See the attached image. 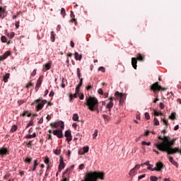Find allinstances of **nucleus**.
I'll return each instance as SVG.
<instances>
[{
  "instance_id": "f257e3e1",
  "label": "nucleus",
  "mask_w": 181,
  "mask_h": 181,
  "mask_svg": "<svg viewBox=\"0 0 181 181\" xmlns=\"http://www.w3.org/2000/svg\"><path fill=\"white\" fill-rule=\"evenodd\" d=\"M158 139L163 141L162 142H158L155 144V146L158 149V151H161V152H166L168 155H173L174 153H181V148H172V146L175 145L176 142V139L170 140L168 136H158Z\"/></svg>"
},
{
  "instance_id": "f03ea898",
  "label": "nucleus",
  "mask_w": 181,
  "mask_h": 181,
  "mask_svg": "<svg viewBox=\"0 0 181 181\" xmlns=\"http://www.w3.org/2000/svg\"><path fill=\"white\" fill-rule=\"evenodd\" d=\"M104 176H105L104 173L97 171L89 172L86 173L84 180L81 181H97L98 179H100V180H104Z\"/></svg>"
},
{
  "instance_id": "7ed1b4c3",
  "label": "nucleus",
  "mask_w": 181,
  "mask_h": 181,
  "mask_svg": "<svg viewBox=\"0 0 181 181\" xmlns=\"http://www.w3.org/2000/svg\"><path fill=\"white\" fill-rule=\"evenodd\" d=\"M85 105H87L88 110L90 111H95V110H98V99L95 97L86 96Z\"/></svg>"
},
{
  "instance_id": "20e7f679",
  "label": "nucleus",
  "mask_w": 181,
  "mask_h": 181,
  "mask_svg": "<svg viewBox=\"0 0 181 181\" xmlns=\"http://www.w3.org/2000/svg\"><path fill=\"white\" fill-rule=\"evenodd\" d=\"M35 103L37 104L35 107L36 111H40L45 107V104L47 103V100H43L42 98H40L35 100Z\"/></svg>"
},
{
  "instance_id": "39448f33",
  "label": "nucleus",
  "mask_w": 181,
  "mask_h": 181,
  "mask_svg": "<svg viewBox=\"0 0 181 181\" xmlns=\"http://www.w3.org/2000/svg\"><path fill=\"white\" fill-rule=\"evenodd\" d=\"M150 90L153 91V93H156V91H165L166 90V88H162V86H159L158 82H156L150 86Z\"/></svg>"
},
{
  "instance_id": "423d86ee",
  "label": "nucleus",
  "mask_w": 181,
  "mask_h": 181,
  "mask_svg": "<svg viewBox=\"0 0 181 181\" xmlns=\"http://www.w3.org/2000/svg\"><path fill=\"white\" fill-rule=\"evenodd\" d=\"M52 134L57 136V138H63V130L62 129H57L54 130Z\"/></svg>"
},
{
  "instance_id": "0eeeda50",
  "label": "nucleus",
  "mask_w": 181,
  "mask_h": 181,
  "mask_svg": "<svg viewBox=\"0 0 181 181\" xmlns=\"http://www.w3.org/2000/svg\"><path fill=\"white\" fill-rule=\"evenodd\" d=\"M39 163H37V160H35L33 165L29 167L28 172H35V170H36V167H37Z\"/></svg>"
},
{
  "instance_id": "6e6552de",
  "label": "nucleus",
  "mask_w": 181,
  "mask_h": 181,
  "mask_svg": "<svg viewBox=\"0 0 181 181\" xmlns=\"http://www.w3.org/2000/svg\"><path fill=\"white\" fill-rule=\"evenodd\" d=\"M161 169H163V164L159 162L156 164V168H154L153 170H156V172H160Z\"/></svg>"
},
{
  "instance_id": "1a4fd4ad",
  "label": "nucleus",
  "mask_w": 181,
  "mask_h": 181,
  "mask_svg": "<svg viewBox=\"0 0 181 181\" xmlns=\"http://www.w3.org/2000/svg\"><path fill=\"white\" fill-rule=\"evenodd\" d=\"M65 166H66V163H64V161L63 160V158L61 156L60 157V163H59V165L58 168L59 172H61L62 170H63V169H64Z\"/></svg>"
},
{
  "instance_id": "9d476101",
  "label": "nucleus",
  "mask_w": 181,
  "mask_h": 181,
  "mask_svg": "<svg viewBox=\"0 0 181 181\" xmlns=\"http://www.w3.org/2000/svg\"><path fill=\"white\" fill-rule=\"evenodd\" d=\"M59 127L61 128V129H64V122L59 121L54 124V127L59 128Z\"/></svg>"
},
{
  "instance_id": "9b49d317",
  "label": "nucleus",
  "mask_w": 181,
  "mask_h": 181,
  "mask_svg": "<svg viewBox=\"0 0 181 181\" xmlns=\"http://www.w3.org/2000/svg\"><path fill=\"white\" fill-rule=\"evenodd\" d=\"M65 136L68 142H71V139H73V137L71 136V132L70 130L65 132Z\"/></svg>"
},
{
  "instance_id": "f8f14e48",
  "label": "nucleus",
  "mask_w": 181,
  "mask_h": 181,
  "mask_svg": "<svg viewBox=\"0 0 181 181\" xmlns=\"http://www.w3.org/2000/svg\"><path fill=\"white\" fill-rule=\"evenodd\" d=\"M115 97H117V98H120L119 99V103H122V101H124V93L116 91L115 93Z\"/></svg>"
},
{
  "instance_id": "ddd939ff",
  "label": "nucleus",
  "mask_w": 181,
  "mask_h": 181,
  "mask_svg": "<svg viewBox=\"0 0 181 181\" xmlns=\"http://www.w3.org/2000/svg\"><path fill=\"white\" fill-rule=\"evenodd\" d=\"M0 155H1V156L9 155V151H8V149L5 148H2L1 149H0Z\"/></svg>"
},
{
  "instance_id": "4468645a",
  "label": "nucleus",
  "mask_w": 181,
  "mask_h": 181,
  "mask_svg": "<svg viewBox=\"0 0 181 181\" xmlns=\"http://www.w3.org/2000/svg\"><path fill=\"white\" fill-rule=\"evenodd\" d=\"M137 63H138V59L136 57L132 58V67L135 69V70H136V67H138V66L136 65Z\"/></svg>"
},
{
  "instance_id": "2eb2a0df",
  "label": "nucleus",
  "mask_w": 181,
  "mask_h": 181,
  "mask_svg": "<svg viewBox=\"0 0 181 181\" xmlns=\"http://www.w3.org/2000/svg\"><path fill=\"white\" fill-rule=\"evenodd\" d=\"M43 69L42 71H47V70H50L52 68V64L51 63H47L45 65H43Z\"/></svg>"
},
{
  "instance_id": "dca6fc26",
  "label": "nucleus",
  "mask_w": 181,
  "mask_h": 181,
  "mask_svg": "<svg viewBox=\"0 0 181 181\" xmlns=\"http://www.w3.org/2000/svg\"><path fill=\"white\" fill-rule=\"evenodd\" d=\"M40 86H42V79L40 78H39V79L37 81L36 86H35V91H37V90H39V88H40Z\"/></svg>"
},
{
  "instance_id": "f3484780",
  "label": "nucleus",
  "mask_w": 181,
  "mask_h": 181,
  "mask_svg": "<svg viewBox=\"0 0 181 181\" xmlns=\"http://www.w3.org/2000/svg\"><path fill=\"white\" fill-rule=\"evenodd\" d=\"M136 59H137V60H139V62H144L145 61V55H142L141 54H138Z\"/></svg>"
},
{
  "instance_id": "a211bd4d",
  "label": "nucleus",
  "mask_w": 181,
  "mask_h": 181,
  "mask_svg": "<svg viewBox=\"0 0 181 181\" xmlns=\"http://www.w3.org/2000/svg\"><path fill=\"white\" fill-rule=\"evenodd\" d=\"M2 18V19H4V18H5V8L0 7V18Z\"/></svg>"
},
{
  "instance_id": "6ab92c4d",
  "label": "nucleus",
  "mask_w": 181,
  "mask_h": 181,
  "mask_svg": "<svg viewBox=\"0 0 181 181\" xmlns=\"http://www.w3.org/2000/svg\"><path fill=\"white\" fill-rule=\"evenodd\" d=\"M114 107V103L109 102V103L106 105V108L109 110V112H111V108Z\"/></svg>"
},
{
  "instance_id": "aec40b11",
  "label": "nucleus",
  "mask_w": 181,
  "mask_h": 181,
  "mask_svg": "<svg viewBox=\"0 0 181 181\" xmlns=\"http://www.w3.org/2000/svg\"><path fill=\"white\" fill-rule=\"evenodd\" d=\"M74 56L76 60L80 61L83 58V56H81V54H79L78 52H75Z\"/></svg>"
},
{
  "instance_id": "412c9836",
  "label": "nucleus",
  "mask_w": 181,
  "mask_h": 181,
  "mask_svg": "<svg viewBox=\"0 0 181 181\" xmlns=\"http://www.w3.org/2000/svg\"><path fill=\"white\" fill-rule=\"evenodd\" d=\"M11 74L9 73H7L3 76L4 83H8V79L9 78Z\"/></svg>"
},
{
  "instance_id": "4be33fe9",
  "label": "nucleus",
  "mask_w": 181,
  "mask_h": 181,
  "mask_svg": "<svg viewBox=\"0 0 181 181\" xmlns=\"http://www.w3.org/2000/svg\"><path fill=\"white\" fill-rule=\"evenodd\" d=\"M71 18H72V19L71 20V22H75V23H76L77 21L76 20V16L74 15V13L73 12V11H71Z\"/></svg>"
},
{
  "instance_id": "5701e85b",
  "label": "nucleus",
  "mask_w": 181,
  "mask_h": 181,
  "mask_svg": "<svg viewBox=\"0 0 181 181\" xmlns=\"http://www.w3.org/2000/svg\"><path fill=\"white\" fill-rule=\"evenodd\" d=\"M129 176H135L136 175V170L135 168H132L129 173Z\"/></svg>"
},
{
  "instance_id": "b1692460",
  "label": "nucleus",
  "mask_w": 181,
  "mask_h": 181,
  "mask_svg": "<svg viewBox=\"0 0 181 181\" xmlns=\"http://www.w3.org/2000/svg\"><path fill=\"white\" fill-rule=\"evenodd\" d=\"M21 115L22 117H25V115H27V117H30L32 115V113H29L28 110H25Z\"/></svg>"
},
{
  "instance_id": "393cba45",
  "label": "nucleus",
  "mask_w": 181,
  "mask_h": 181,
  "mask_svg": "<svg viewBox=\"0 0 181 181\" xmlns=\"http://www.w3.org/2000/svg\"><path fill=\"white\" fill-rule=\"evenodd\" d=\"M55 40H56V34L54 33V31H52L51 32V41L54 42Z\"/></svg>"
},
{
  "instance_id": "a878e982",
  "label": "nucleus",
  "mask_w": 181,
  "mask_h": 181,
  "mask_svg": "<svg viewBox=\"0 0 181 181\" xmlns=\"http://www.w3.org/2000/svg\"><path fill=\"white\" fill-rule=\"evenodd\" d=\"M7 36L8 37H9V39H13V37H15V33L13 32L8 33Z\"/></svg>"
},
{
  "instance_id": "bb28decb",
  "label": "nucleus",
  "mask_w": 181,
  "mask_h": 181,
  "mask_svg": "<svg viewBox=\"0 0 181 181\" xmlns=\"http://www.w3.org/2000/svg\"><path fill=\"white\" fill-rule=\"evenodd\" d=\"M17 129H18V126H16V124H14L12 126V127L10 130V132H12V133L16 132V131H17Z\"/></svg>"
},
{
  "instance_id": "cd10ccee",
  "label": "nucleus",
  "mask_w": 181,
  "mask_h": 181,
  "mask_svg": "<svg viewBox=\"0 0 181 181\" xmlns=\"http://www.w3.org/2000/svg\"><path fill=\"white\" fill-rule=\"evenodd\" d=\"M24 162L25 163H28V165H30V162H32V158L30 157H27L25 160Z\"/></svg>"
},
{
  "instance_id": "c85d7f7f",
  "label": "nucleus",
  "mask_w": 181,
  "mask_h": 181,
  "mask_svg": "<svg viewBox=\"0 0 181 181\" xmlns=\"http://www.w3.org/2000/svg\"><path fill=\"white\" fill-rule=\"evenodd\" d=\"M72 119L73 121H78V115L77 113L74 114Z\"/></svg>"
},
{
  "instance_id": "c756f323",
  "label": "nucleus",
  "mask_w": 181,
  "mask_h": 181,
  "mask_svg": "<svg viewBox=\"0 0 181 181\" xmlns=\"http://www.w3.org/2000/svg\"><path fill=\"white\" fill-rule=\"evenodd\" d=\"M170 119H176V113L172 112L171 115L169 116Z\"/></svg>"
},
{
  "instance_id": "7c9ffc66",
  "label": "nucleus",
  "mask_w": 181,
  "mask_h": 181,
  "mask_svg": "<svg viewBox=\"0 0 181 181\" xmlns=\"http://www.w3.org/2000/svg\"><path fill=\"white\" fill-rule=\"evenodd\" d=\"M102 117L103 119H105L106 121H110V116H108L107 115H102Z\"/></svg>"
},
{
  "instance_id": "2f4dec72",
  "label": "nucleus",
  "mask_w": 181,
  "mask_h": 181,
  "mask_svg": "<svg viewBox=\"0 0 181 181\" xmlns=\"http://www.w3.org/2000/svg\"><path fill=\"white\" fill-rule=\"evenodd\" d=\"M70 101L71 102V100H73V98H77V93L76 92L74 95H70Z\"/></svg>"
},
{
  "instance_id": "473e14b6",
  "label": "nucleus",
  "mask_w": 181,
  "mask_h": 181,
  "mask_svg": "<svg viewBox=\"0 0 181 181\" xmlns=\"http://www.w3.org/2000/svg\"><path fill=\"white\" fill-rule=\"evenodd\" d=\"M77 76L80 80V78H81V71L80 70V68H78L77 69Z\"/></svg>"
},
{
  "instance_id": "72a5a7b5",
  "label": "nucleus",
  "mask_w": 181,
  "mask_h": 181,
  "mask_svg": "<svg viewBox=\"0 0 181 181\" xmlns=\"http://www.w3.org/2000/svg\"><path fill=\"white\" fill-rule=\"evenodd\" d=\"M154 115H156V117H159V115H163V113L154 110Z\"/></svg>"
},
{
  "instance_id": "f704fd0d",
  "label": "nucleus",
  "mask_w": 181,
  "mask_h": 181,
  "mask_svg": "<svg viewBox=\"0 0 181 181\" xmlns=\"http://www.w3.org/2000/svg\"><path fill=\"white\" fill-rule=\"evenodd\" d=\"M158 177H156V176H151L150 177V180H151V181H158Z\"/></svg>"
},
{
  "instance_id": "c9c22d12",
  "label": "nucleus",
  "mask_w": 181,
  "mask_h": 181,
  "mask_svg": "<svg viewBox=\"0 0 181 181\" xmlns=\"http://www.w3.org/2000/svg\"><path fill=\"white\" fill-rule=\"evenodd\" d=\"M1 40L3 43H6L7 38L5 36H1Z\"/></svg>"
},
{
  "instance_id": "e433bc0d",
  "label": "nucleus",
  "mask_w": 181,
  "mask_h": 181,
  "mask_svg": "<svg viewBox=\"0 0 181 181\" xmlns=\"http://www.w3.org/2000/svg\"><path fill=\"white\" fill-rule=\"evenodd\" d=\"M97 135H98V130H95V132L93 134V139H95V138H97Z\"/></svg>"
},
{
  "instance_id": "4c0bfd02",
  "label": "nucleus",
  "mask_w": 181,
  "mask_h": 181,
  "mask_svg": "<svg viewBox=\"0 0 181 181\" xmlns=\"http://www.w3.org/2000/svg\"><path fill=\"white\" fill-rule=\"evenodd\" d=\"M88 151H90V148L88 146L83 147L84 153H87V152H88Z\"/></svg>"
},
{
  "instance_id": "58836bf2",
  "label": "nucleus",
  "mask_w": 181,
  "mask_h": 181,
  "mask_svg": "<svg viewBox=\"0 0 181 181\" xmlns=\"http://www.w3.org/2000/svg\"><path fill=\"white\" fill-rule=\"evenodd\" d=\"M82 86H83V78H80V81L77 87H79V88H81Z\"/></svg>"
},
{
  "instance_id": "ea45409f",
  "label": "nucleus",
  "mask_w": 181,
  "mask_h": 181,
  "mask_svg": "<svg viewBox=\"0 0 181 181\" xmlns=\"http://www.w3.org/2000/svg\"><path fill=\"white\" fill-rule=\"evenodd\" d=\"M82 86H83V78H80V81L77 87H79V88H81Z\"/></svg>"
},
{
  "instance_id": "a19ab883",
  "label": "nucleus",
  "mask_w": 181,
  "mask_h": 181,
  "mask_svg": "<svg viewBox=\"0 0 181 181\" xmlns=\"http://www.w3.org/2000/svg\"><path fill=\"white\" fill-rule=\"evenodd\" d=\"M98 70L99 71H102V73H105V68H104V66H100Z\"/></svg>"
},
{
  "instance_id": "79ce46f5",
  "label": "nucleus",
  "mask_w": 181,
  "mask_h": 181,
  "mask_svg": "<svg viewBox=\"0 0 181 181\" xmlns=\"http://www.w3.org/2000/svg\"><path fill=\"white\" fill-rule=\"evenodd\" d=\"M32 86H33V83H32V81H30L28 83H27L25 88H30V87H32Z\"/></svg>"
},
{
  "instance_id": "37998d69",
  "label": "nucleus",
  "mask_w": 181,
  "mask_h": 181,
  "mask_svg": "<svg viewBox=\"0 0 181 181\" xmlns=\"http://www.w3.org/2000/svg\"><path fill=\"white\" fill-rule=\"evenodd\" d=\"M61 15H63V16H65V15H66V9H64V8H62V9H61Z\"/></svg>"
},
{
  "instance_id": "c03bdc74",
  "label": "nucleus",
  "mask_w": 181,
  "mask_h": 181,
  "mask_svg": "<svg viewBox=\"0 0 181 181\" xmlns=\"http://www.w3.org/2000/svg\"><path fill=\"white\" fill-rule=\"evenodd\" d=\"M55 155H60V153H62V150L60 149H56L55 151H54Z\"/></svg>"
},
{
  "instance_id": "a18cd8bd",
  "label": "nucleus",
  "mask_w": 181,
  "mask_h": 181,
  "mask_svg": "<svg viewBox=\"0 0 181 181\" xmlns=\"http://www.w3.org/2000/svg\"><path fill=\"white\" fill-rule=\"evenodd\" d=\"M6 57H8V55H6V54H5L4 56H0V62L2 60H5Z\"/></svg>"
},
{
  "instance_id": "49530a36",
  "label": "nucleus",
  "mask_w": 181,
  "mask_h": 181,
  "mask_svg": "<svg viewBox=\"0 0 181 181\" xmlns=\"http://www.w3.org/2000/svg\"><path fill=\"white\" fill-rule=\"evenodd\" d=\"M141 145H147V146H151V142L142 141Z\"/></svg>"
},
{
  "instance_id": "de8ad7c7",
  "label": "nucleus",
  "mask_w": 181,
  "mask_h": 181,
  "mask_svg": "<svg viewBox=\"0 0 181 181\" xmlns=\"http://www.w3.org/2000/svg\"><path fill=\"white\" fill-rule=\"evenodd\" d=\"M154 125H159V120L156 117L154 118Z\"/></svg>"
},
{
  "instance_id": "09e8293b",
  "label": "nucleus",
  "mask_w": 181,
  "mask_h": 181,
  "mask_svg": "<svg viewBox=\"0 0 181 181\" xmlns=\"http://www.w3.org/2000/svg\"><path fill=\"white\" fill-rule=\"evenodd\" d=\"M144 115H145V118H146V119H151V116L149 115V113L146 112V113L144 114Z\"/></svg>"
},
{
  "instance_id": "8fccbe9b",
  "label": "nucleus",
  "mask_w": 181,
  "mask_h": 181,
  "mask_svg": "<svg viewBox=\"0 0 181 181\" xmlns=\"http://www.w3.org/2000/svg\"><path fill=\"white\" fill-rule=\"evenodd\" d=\"M159 107L161 110H164L165 109V104H163V103H160Z\"/></svg>"
},
{
  "instance_id": "3c124183",
  "label": "nucleus",
  "mask_w": 181,
  "mask_h": 181,
  "mask_svg": "<svg viewBox=\"0 0 181 181\" xmlns=\"http://www.w3.org/2000/svg\"><path fill=\"white\" fill-rule=\"evenodd\" d=\"M153 168V165L150 164L148 166L147 169H148V170H152L153 172V170H153V168Z\"/></svg>"
},
{
  "instance_id": "603ef678",
  "label": "nucleus",
  "mask_w": 181,
  "mask_h": 181,
  "mask_svg": "<svg viewBox=\"0 0 181 181\" xmlns=\"http://www.w3.org/2000/svg\"><path fill=\"white\" fill-rule=\"evenodd\" d=\"M163 124L165 125V127H168V124H169V122H168V120L163 119Z\"/></svg>"
},
{
  "instance_id": "864d4df0",
  "label": "nucleus",
  "mask_w": 181,
  "mask_h": 181,
  "mask_svg": "<svg viewBox=\"0 0 181 181\" xmlns=\"http://www.w3.org/2000/svg\"><path fill=\"white\" fill-rule=\"evenodd\" d=\"M44 162L45 163H46V165H49V158L46 157Z\"/></svg>"
},
{
  "instance_id": "5fc2aeb1",
  "label": "nucleus",
  "mask_w": 181,
  "mask_h": 181,
  "mask_svg": "<svg viewBox=\"0 0 181 181\" xmlns=\"http://www.w3.org/2000/svg\"><path fill=\"white\" fill-rule=\"evenodd\" d=\"M98 94H100L101 95H103V94H104V92L103 91L102 88L98 89Z\"/></svg>"
},
{
  "instance_id": "6e6d98bb",
  "label": "nucleus",
  "mask_w": 181,
  "mask_h": 181,
  "mask_svg": "<svg viewBox=\"0 0 181 181\" xmlns=\"http://www.w3.org/2000/svg\"><path fill=\"white\" fill-rule=\"evenodd\" d=\"M139 168H141V165L137 164V165H135L134 169H135L136 170H139Z\"/></svg>"
},
{
  "instance_id": "4d7b16f0",
  "label": "nucleus",
  "mask_w": 181,
  "mask_h": 181,
  "mask_svg": "<svg viewBox=\"0 0 181 181\" xmlns=\"http://www.w3.org/2000/svg\"><path fill=\"white\" fill-rule=\"evenodd\" d=\"M19 23H20L19 21H16L15 23V26H16V29H19Z\"/></svg>"
},
{
  "instance_id": "13d9d810",
  "label": "nucleus",
  "mask_w": 181,
  "mask_h": 181,
  "mask_svg": "<svg viewBox=\"0 0 181 181\" xmlns=\"http://www.w3.org/2000/svg\"><path fill=\"white\" fill-rule=\"evenodd\" d=\"M28 148H30L32 146V141H29L28 143L26 144Z\"/></svg>"
},
{
  "instance_id": "bf43d9fd",
  "label": "nucleus",
  "mask_w": 181,
  "mask_h": 181,
  "mask_svg": "<svg viewBox=\"0 0 181 181\" xmlns=\"http://www.w3.org/2000/svg\"><path fill=\"white\" fill-rule=\"evenodd\" d=\"M145 176H146V174H143V175L139 176V180H141V179H144V177H145Z\"/></svg>"
},
{
  "instance_id": "052dcab7",
  "label": "nucleus",
  "mask_w": 181,
  "mask_h": 181,
  "mask_svg": "<svg viewBox=\"0 0 181 181\" xmlns=\"http://www.w3.org/2000/svg\"><path fill=\"white\" fill-rule=\"evenodd\" d=\"M70 170H71V168H66V170L64 173V175H66V173H69V172H70Z\"/></svg>"
},
{
  "instance_id": "680f3d73",
  "label": "nucleus",
  "mask_w": 181,
  "mask_h": 181,
  "mask_svg": "<svg viewBox=\"0 0 181 181\" xmlns=\"http://www.w3.org/2000/svg\"><path fill=\"white\" fill-rule=\"evenodd\" d=\"M78 169H80V170H83V169H84V164H81L78 167Z\"/></svg>"
},
{
  "instance_id": "e2e57ef3",
  "label": "nucleus",
  "mask_w": 181,
  "mask_h": 181,
  "mask_svg": "<svg viewBox=\"0 0 181 181\" xmlns=\"http://www.w3.org/2000/svg\"><path fill=\"white\" fill-rule=\"evenodd\" d=\"M91 88H93V86H91V85H88V86H86V90L88 91L91 90Z\"/></svg>"
},
{
  "instance_id": "0e129e2a",
  "label": "nucleus",
  "mask_w": 181,
  "mask_h": 181,
  "mask_svg": "<svg viewBox=\"0 0 181 181\" xmlns=\"http://www.w3.org/2000/svg\"><path fill=\"white\" fill-rule=\"evenodd\" d=\"M26 139H31V138H33L32 134H28L25 136Z\"/></svg>"
},
{
  "instance_id": "69168bd1",
  "label": "nucleus",
  "mask_w": 181,
  "mask_h": 181,
  "mask_svg": "<svg viewBox=\"0 0 181 181\" xmlns=\"http://www.w3.org/2000/svg\"><path fill=\"white\" fill-rule=\"evenodd\" d=\"M169 160L170 163H173L175 162V160H173V157H169Z\"/></svg>"
},
{
  "instance_id": "338daca9",
  "label": "nucleus",
  "mask_w": 181,
  "mask_h": 181,
  "mask_svg": "<svg viewBox=\"0 0 181 181\" xmlns=\"http://www.w3.org/2000/svg\"><path fill=\"white\" fill-rule=\"evenodd\" d=\"M31 76H33V77L35 76H36V69H34V70L33 71V72L31 73Z\"/></svg>"
},
{
  "instance_id": "774afa93",
  "label": "nucleus",
  "mask_w": 181,
  "mask_h": 181,
  "mask_svg": "<svg viewBox=\"0 0 181 181\" xmlns=\"http://www.w3.org/2000/svg\"><path fill=\"white\" fill-rule=\"evenodd\" d=\"M38 124H43V117H41L38 121Z\"/></svg>"
}]
</instances>
